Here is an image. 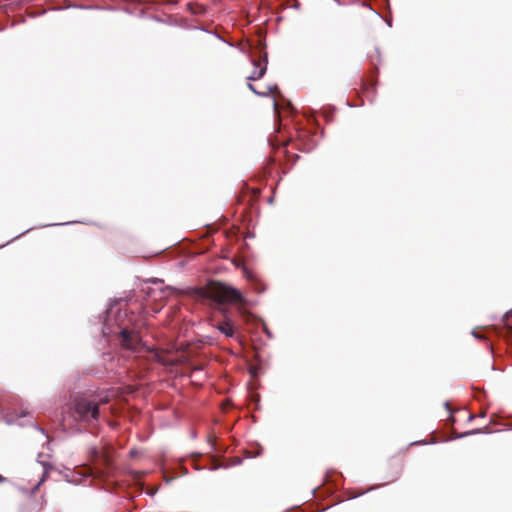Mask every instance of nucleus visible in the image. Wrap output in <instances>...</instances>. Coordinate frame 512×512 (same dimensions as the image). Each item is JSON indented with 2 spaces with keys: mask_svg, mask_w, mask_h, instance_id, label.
I'll return each instance as SVG.
<instances>
[{
  "mask_svg": "<svg viewBox=\"0 0 512 512\" xmlns=\"http://www.w3.org/2000/svg\"><path fill=\"white\" fill-rule=\"evenodd\" d=\"M5 481H7V479H6L5 477H3V476H1V475H0V483H3V482H5Z\"/></svg>",
  "mask_w": 512,
  "mask_h": 512,
  "instance_id": "obj_17",
  "label": "nucleus"
},
{
  "mask_svg": "<svg viewBox=\"0 0 512 512\" xmlns=\"http://www.w3.org/2000/svg\"><path fill=\"white\" fill-rule=\"evenodd\" d=\"M482 429L478 428V429H474L472 431H469V432H466L464 434H462L460 437H464V436H468V435H473V434H478V433H482Z\"/></svg>",
  "mask_w": 512,
  "mask_h": 512,
  "instance_id": "obj_9",
  "label": "nucleus"
},
{
  "mask_svg": "<svg viewBox=\"0 0 512 512\" xmlns=\"http://www.w3.org/2000/svg\"><path fill=\"white\" fill-rule=\"evenodd\" d=\"M112 333L118 335L119 344L124 349L137 352L142 345L140 335L135 330L121 328L118 332H114L108 324L105 323L102 327L103 336L108 337Z\"/></svg>",
  "mask_w": 512,
  "mask_h": 512,
  "instance_id": "obj_2",
  "label": "nucleus"
},
{
  "mask_svg": "<svg viewBox=\"0 0 512 512\" xmlns=\"http://www.w3.org/2000/svg\"><path fill=\"white\" fill-rule=\"evenodd\" d=\"M273 106H274V109L277 110L278 109V103L276 101V99L274 98L273 99Z\"/></svg>",
  "mask_w": 512,
  "mask_h": 512,
  "instance_id": "obj_15",
  "label": "nucleus"
},
{
  "mask_svg": "<svg viewBox=\"0 0 512 512\" xmlns=\"http://www.w3.org/2000/svg\"><path fill=\"white\" fill-rule=\"evenodd\" d=\"M89 455L92 459H96L99 456V449L97 446H90L88 449Z\"/></svg>",
  "mask_w": 512,
  "mask_h": 512,
  "instance_id": "obj_8",
  "label": "nucleus"
},
{
  "mask_svg": "<svg viewBox=\"0 0 512 512\" xmlns=\"http://www.w3.org/2000/svg\"><path fill=\"white\" fill-rule=\"evenodd\" d=\"M267 63H268L267 54L264 55L263 60L258 61V62L253 61L254 71L252 72V74L250 76L247 77V80L254 81V80H258V79L262 78L266 73Z\"/></svg>",
  "mask_w": 512,
  "mask_h": 512,
  "instance_id": "obj_4",
  "label": "nucleus"
},
{
  "mask_svg": "<svg viewBox=\"0 0 512 512\" xmlns=\"http://www.w3.org/2000/svg\"><path fill=\"white\" fill-rule=\"evenodd\" d=\"M111 397L110 392L76 397L72 405L74 418L84 423L98 420L99 406L108 403Z\"/></svg>",
  "mask_w": 512,
  "mask_h": 512,
  "instance_id": "obj_1",
  "label": "nucleus"
},
{
  "mask_svg": "<svg viewBox=\"0 0 512 512\" xmlns=\"http://www.w3.org/2000/svg\"><path fill=\"white\" fill-rule=\"evenodd\" d=\"M472 335L476 338H480V336L475 331L472 332Z\"/></svg>",
  "mask_w": 512,
  "mask_h": 512,
  "instance_id": "obj_18",
  "label": "nucleus"
},
{
  "mask_svg": "<svg viewBox=\"0 0 512 512\" xmlns=\"http://www.w3.org/2000/svg\"><path fill=\"white\" fill-rule=\"evenodd\" d=\"M197 372H202V368H201V367H195V368L193 369V373L195 374V373H197Z\"/></svg>",
  "mask_w": 512,
  "mask_h": 512,
  "instance_id": "obj_14",
  "label": "nucleus"
},
{
  "mask_svg": "<svg viewBox=\"0 0 512 512\" xmlns=\"http://www.w3.org/2000/svg\"><path fill=\"white\" fill-rule=\"evenodd\" d=\"M505 317L512 318V309L506 312Z\"/></svg>",
  "mask_w": 512,
  "mask_h": 512,
  "instance_id": "obj_13",
  "label": "nucleus"
},
{
  "mask_svg": "<svg viewBox=\"0 0 512 512\" xmlns=\"http://www.w3.org/2000/svg\"><path fill=\"white\" fill-rule=\"evenodd\" d=\"M33 228H28L26 231H24L23 233H21L20 235L16 236L15 238H19L20 236L24 235L25 233L31 231Z\"/></svg>",
  "mask_w": 512,
  "mask_h": 512,
  "instance_id": "obj_16",
  "label": "nucleus"
},
{
  "mask_svg": "<svg viewBox=\"0 0 512 512\" xmlns=\"http://www.w3.org/2000/svg\"><path fill=\"white\" fill-rule=\"evenodd\" d=\"M266 333H267V335H268L269 337L271 336V334H270V332H269L268 330H266Z\"/></svg>",
  "mask_w": 512,
  "mask_h": 512,
  "instance_id": "obj_19",
  "label": "nucleus"
},
{
  "mask_svg": "<svg viewBox=\"0 0 512 512\" xmlns=\"http://www.w3.org/2000/svg\"><path fill=\"white\" fill-rule=\"evenodd\" d=\"M149 282L156 284V283H162V280L159 278H152V279H149Z\"/></svg>",
  "mask_w": 512,
  "mask_h": 512,
  "instance_id": "obj_11",
  "label": "nucleus"
},
{
  "mask_svg": "<svg viewBox=\"0 0 512 512\" xmlns=\"http://www.w3.org/2000/svg\"><path fill=\"white\" fill-rule=\"evenodd\" d=\"M71 222H66V223H59L58 225H69ZM54 224H46V225H43V227H47V226H53Z\"/></svg>",
  "mask_w": 512,
  "mask_h": 512,
  "instance_id": "obj_12",
  "label": "nucleus"
},
{
  "mask_svg": "<svg viewBox=\"0 0 512 512\" xmlns=\"http://www.w3.org/2000/svg\"><path fill=\"white\" fill-rule=\"evenodd\" d=\"M217 328L227 337L234 336V327L229 322L220 323Z\"/></svg>",
  "mask_w": 512,
  "mask_h": 512,
  "instance_id": "obj_7",
  "label": "nucleus"
},
{
  "mask_svg": "<svg viewBox=\"0 0 512 512\" xmlns=\"http://www.w3.org/2000/svg\"><path fill=\"white\" fill-rule=\"evenodd\" d=\"M248 88L254 93L256 94L257 96H260V97H268L270 94H273L277 91L278 87L277 85H269L267 87V91H263V92H260L258 90H256V88L254 87L253 84L251 83H248Z\"/></svg>",
  "mask_w": 512,
  "mask_h": 512,
  "instance_id": "obj_6",
  "label": "nucleus"
},
{
  "mask_svg": "<svg viewBox=\"0 0 512 512\" xmlns=\"http://www.w3.org/2000/svg\"><path fill=\"white\" fill-rule=\"evenodd\" d=\"M244 273H245V276L248 280H253V275L251 272L247 271L246 269L244 270Z\"/></svg>",
  "mask_w": 512,
  "mask_h": 512,
  "instance_id": "obj_10",
  "label": "nucleus"
},
{
  "mask_svg": "<svg viewBox=\"0 0 512 512\" xmlns=\"http://www.w3.org/2000/svg\"><path fill=\"white\" fill-rule=\"evenodd\" d=\"M215 295L220 302L246 304V300L242 293L238 289L229 285L218 284L215 288Z\"/></svg>",
  "mask_w": 512,
  "mask_h": 512,
  "instance_id": "obj_3",
  "label": "nucleus"
},
{
  "mask_svg": "<svg viewBox=\"0 0 512 512\" xmlns=\"http://www.w3.org/2000/svg\"><path fill=\"white\" fill-rule=\"evenodd\" d=\"M41 457H42V454H39L38 455V462L43 466V473H42L41 478L38 480V482L31 489V494H34L38 490V488L43 484V482L46 480V477H47V475L49 473V470L52 467L48 462L41 460Z\"/></svg>",
  "mask_w": 512,
  "mask_h": 512,
  "instance_id": "obj_5",
  "label": "nucleus"
}]
</instances>
